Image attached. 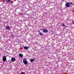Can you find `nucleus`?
Listing matches in <instances>:
<instances>
[{"label":"nucleus","instance_id":"39448f33","mask_svg":"<svg viewBox=\"0 0 74 74\" xmlns=\"http://www.w3.org/2000/svg\"><path fill=\"white\" fill-rule=\"evenodd\" d=\"M19 56L20 58H22L23 56V55L22 53H19Z\"/></svg>","mask_w":74,"mask_h":74},{"label":"nucleus","instance_id":"4468645a","mask_svg":"<svg viewBox=\"0 0 74 74\" xmlns=\"http://www.w3.org/2000/svg\"><path fill=\"white\" fill-rule=\"evenodd\" d=\"M73 24H74V22H73Z\"/></svg>","mask_w":74,"mask_h":74},{"label":"nucleus","instance_id":"7ed1b4c3","mask_svg":"<svg viewBox=\"0 0 74 74\" xmlns=\"http://www.w3.org/2000/svg\"><path fill=\"white\" fill-rule=\"evenodd\" d=\"M7 60V58H6V56H3V62H5Z\"/></svg>","mask_w":74,"mask_h":74},{"label":"nucleus","instance_id":"f8f14e48","mask_svg":"<svg viewBox=\"0 0 74 74\" xmlns=\"http://www.w3.org/2000/svg\"><path fill=\"white\" fill-rule=\"evenodd\" d=\"M62 26H64V27H66V25H64V23L62 25Z\"/></svg>","mask_w":74,"mask_h":74},{"label":"nucleus","instance_id":"9d476101","mask_svg":"<svg viewBox=\"0 0 74 74\" xmlns=\"http://www.w3.org/2000/svg\"><path fill=\"white\" fill-rule=\"evenodd\" d=\"M7 29H10V27L8 26H7L6 27Z\"/></svg>","mask_w":74,"mask_h":74},{"label":"nucleus","instance_id":"20e7f679","mask_svg":"<svg viewBox=\"0 0 74 74\" xmlns=\"http://www.w3.org/2000/svg\"><path fill=\"white\" fill-rule=\"evenodd\" d=\"M43 32L44 33H47L48 32V29H44L43 30Z\"/></svg>","mask_w":74,"mask_h":74},{"label":"nucleus","instance_id":"423d86ee","mask_svg":"<svg viewBox=\"0 0 74 74\" xmlns=\"http://www.w3.org/2000/svg\"><path fill=\"white\" fill-rule=\"evenodd\" d=\"M11 60L12 62H15V58L14 57H13L12 58Z\"/></svg>","mask_w":74,"mask_h":74},{"label":"nucleus","instance_id":"1a4fd4ad","mask_svg":"<svg viewBox=\"0 0 74 74\" xmlns=\"http://www.w3.org/2000/svg\"><path fill=\"white\" fill-rule=\"evenodd\" d=\"M34 59H31L30 61L31 62H34Z\"/></svg>","mask_w":74,"mask_h":74},{"label":"nucleus","instance_id":"0eeeda50","mask_svg":"<svg viewBox=\"0 0 74 74\" xmlns=\"http://www.w3.org/2000/svg\"><path fill=\"white\" fill-rule=\"evenodd\" d=\"M6 1L8 3H12V2H11L10 0H6Z\"/></svg>","mask_w":74,"mask_h":74},{"label":"nucleus","instance_id":"6e6552de","mask_svg":"<svg viewBox=\"0 0 74 74\" xmlns=\"http://www.w3.org/2000/svg\"><path fill=\"white\" fill-rule=\"evenodd\" d=\"M24 49H28V47H27V46L24 47Z\"/></svg>","mask_w":74,"mask_h":74},{"label":"nucleus","instance_id":"9b49d317","mask_svg":"<svg viewBox=\"0 0 74 74\" xmlns=\"http://www.w3.org/2000/svg\"><path fill=\"white\" fill-rule=\"evenodd\" d=\"M21 74H26V73H25V72H21Z\"/></svg>","mask_w":74,"mask_h":74},{"label":"nucleus","instance_id":"ddd939ff","mask_svg":"<svg viewBox=\"0 0 74 74\" xmlns=\"http://www.w3.org/2000/svg\"><path fill=\"white\" fill-rule=\"evenodd\" d=\"M40 35L41 36H42V33H40Z\"/></svg>","mask_w":74,"mask_h":74},{"label":"nucleus","instance_id":"f03ea898","mask_svg":"<svg viewBox=\"0 0 74 74\" xmlns=\"http://www.w3.org/2000/svg\"><path fill=\"white\" fill-rule=\"evenodd\" d=\"M26 59L23 60V63H24V64L26 65V64H27V63H28V62H27V61H26Z\"/></svg>","mask_w":74,"mask_h":74},{"label":"nucleus","instance_id":"f257e3e1","mask_svg":"<svg viewBox=\"0 0 74 74\" xmlns=\"http://www.w3.org/2000/svg\"><path fill=\"white\" fill-rule=\"evenodd\" d=\"M65 6L67 7V8H68V7H71L72 5H73V3H69V2L67 3L65 5Z\"/></svg>","mask_w":74,"mask_h":74}]
</instances>
